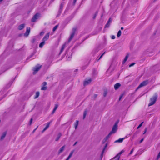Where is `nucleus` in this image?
<instances>
[{
	"label": "nucleus",
	"instance_id": "f257e3e1",
	"mask_svg": "<svg viewBox=\"0 0 160 160\" xmlns=\"http://www.w3.org/2000/svg\"><path fill=\"white\" fill-rule=\"evenodd\" d=\"M157 97L156 96H153L152 98H151L150 100V102L148 104V106H151L154 104L156 102Z\"/></svg>",
	"mask_w": 160,
	"mask_h": 160
},
{
	"label": "nucleus",
	"instance_id": "f03ea898",
	"mask_svg": "<svg viewBox=\"0 0 160 160\" xmlns=\"http://www.w3.org/2000/svg\"><path fill=\"white\" fill-rule=\"evenodd\" d=\"M149 83L148 81L146 80L142 82L138 87L137 89H138L144 86L147 85Z\"/></svg>",
	"mask_w": 160,
	"mask_h": 160
},
{
	"label": "nucleus",
	"instance_id": "7ed1b4c3",
	"mask_svg": "<svg viewBox=\"0 0 160 160\" xmlns=\"http://www.w3.org/2000/svg\"><path fill=\"white\" fill-rule=\"evenodd\" d=\"M40 14L39 13H37L35 14L32 18L31 21L32 22H34L36 21V20L38 19L39 17Z\"/></svg>",
	"mask_w": 160,
	"mask_h": 160
},
{
	"label": "nucleus",
	"instance_id": "20e7f679",
	"mask_svg": "<svg viewBox=\"0 0 160 160\" xmlns=\"http://www.w3.org/2000/svg\"><path fill=\"white\" fill-rule=\"evenodd\" d=\"M41 67V66H37L33 68V70L34 71L33 74H35L39 70Z\"/></svg>",
	"mask_w": 160,
	"mask_h": 160
},
{
	"label": "nucleus",
	"instance_id": "39448f33",
	"mask_svg": "<svg viewBox=\"0 0 160 160\" xmlns=\"http://www.w3.org/2000/svg\"><path fill=\"white\" fill-rule=\"evenodd\" d=\"M117 124L118 123L117 122L112 127V131H111V132L113 133H115L117 131L118 127Z\"/></svg>",
	"mask_w": 160,
	"mask_h": 160
},
{
	"label": "nucleus",
	"instance_id": "423d86ee",
	"mask_svg": "<svg viewBox=\"0 0 160 160\" xmlns=\"http://www.w3.org/2000/svg\"><path fill=\"white\" fill-rule=\"evenodd\" d=\"M76 31V29L75 28H73L72 29V32L71 34L70 37L68 40V42H70L73 38L75 33V31Z\"/></svg>",
	"mask_w": 160,
	"mask_h": 160
},
{
	"label": "nucleus",
	"instance_id": "0eeeda50",
	"mask_svg": "<svg viewBox=\"0 0 160 160\" xmlns=\"http://www.w3.org/2000/svg\"><path fill=\"white\" fill-rule=\"evenodd\" d=\"M52 121H50V122H48L47 123V125L44 128V129L42 131V132L43 133L49 127V125L52 122Z\"/></svg>",
	"mask_w": 160,
	"mask_h": 160
},
{
	"label": "nucleus",
	"instance_id": "6e6552de",
	"mask_svg": "<svg viewBox=\"0 0 160 160\" xmlns=\"http://www.w3.org/2000/svg\"><path fill=\"white\" fill-rule=\"evenodd\" d=\"M49 33H48L45 35V36L43 38L42 41H44V42H45V41H47L49 38Z\"/></svg>",
	"mask_w": 160,
	"mask_h": 160
},
{
	"label": "nucleus",
	"instance_id": "1a4fd4ad",
	"mask_svg": "<svg viewBox=\"0 0 160 160\" xmlns=\"http://www.w3.org/2000/svg\"><path fill=\"white\" fill-rule=\"evenodd\" d=\"M112 19L111 18H109L107 24H106L105 26V28H108L109 27L110 24V23L112 22Z\"/></svg>",
	"mask_w": 160,
	"mask_h": 160
},
{
	"label": "nucleus",
	"instance_id": "9d476101",
	"mask_svg": "<svg viewBox=\"0 0 160 160\" xmlns=\"http://www.w3.org/2000/svg\"><path fill=\"white\" fill-rule=\"evenodd\" d=\"M47 84V83L45 82H44L43 83H42V85H43V86L42 88L41 89L42 90H46L47 89V87H45V86Z\"/></svg>",
	"mask_w": 160,
	"mask_h": 160
},
{
	"label": "nucleus",
	"instance_id": "9b49d317",
	"mask_svg": "<svg viewBox=\"0 0 160 160\" xmlns=\"http://www.w3.org/2000/svg\"><path fill=\"white\" fill-rule=\"evenodd\" d=\"M121 84L119 83H117L114 85V88L115 90L118 89L121 86Z\"/></svg>",
	"mask_w": 160,
	"mask_h": 160
},
{
	"label": "nucleus",
	"instance_id": "f8f14e48",
	"mask_svg": "<svg viewBox=\"0 0 160 160\" xmlns=\"http://www.w3.org/2000/svg\"><path fill=\"white\" fill-rule=\"evenodd\" d=\"M91 82V79H89L88 80H86L84 82V86L87 85L88 84L90 83Z\"/></svg>",
	"mask_w": 160,
	"mask_h": 160
},
{
	"label": "nucleus",
	"instance_id": "ddd939ff",
	"mask_svg": "<svg viewBox=\"0 0 160 160\" xmlns=\"http://www.w3.org/2000/svg\"><path fill=\"white\" fill-rule=\"evenodd\" d=\"M30 32V28L29 27H27V30L25 34V35L26 36H28Z\"/></svg>",
	"mask_w": 160,
	"mask_h": 160
},
{
	"label": "nucleus",
	"instance_id": "4468645a",
	"mask_svg": "<svg viewBox=\"0 0 160 160\" xmlns=\"http://www.w3.org/2000/svg\"><path fill=\"white\" fill-rule=\"evenodd\" d=\"M58 107V104H55L54 108H53V110L52 112V114H53L54 113V112L56 111V110L57 109Z\"/></svg>",
	"mask_w": 160,
	"mask_h": 160
},
{
	"label": "nucleus",
	"instance_id": "2eb2a0df",
	"mask_svg": "<svg viewBox=\"0 0 160 160\" xmlns=\"http://www.w3.org/2000/svg\"><path fill=\"white\" fill-rule=\"evenodd\" d=\"M25 27V24H21L18 26V29L19 30H22Z\"/></svg>",
	"mask_w": 160,
	"mask_h": 160
},
{
	"label": "nucleus",
	"instance_id": "dca6fc26",
	"mask_svg": "<svg viewBox=\"0 0 160 160\" xmlns=\"http://www.w3.org/2000/svg\"><path fill=\"white\" fill-rule=\"evenodd\" d=\"M65 47H66V44L65 43L62 45V47L61 48V49L60 50V52L59 53V54H61L62 53V52L63 51Z\"/></svg>",
	"mask_w": 160,
	"mask_h": 160
},
{
	"label": "nucleus",
	"instance_id": "f3484780",
	"mask_svg": "<svg viewBox=\"0 0 160 160\" xmlns=\"http://www.w3.org/2000/svg\"><path fill=\"white\" fill-rule=\"evenodd\" d=\"M124 139V138H120L118 140H117L115 141V142H119L121 143L122 142Z\"/></svg>",
	"mask_w": 160,
	"mask_h": 160
},
{
	"label": "nucleus",
	"instance_id": "a211bd4d",
	"mask_svg": "<svg viewBox=\"0 0 160 160\" xmlns=\"http://www.w3.org/2000/svg\"><path fill=\"white\" fill-rule=\"evenodd\" d=\"M124 152V150H122L121 152H120L116 156L117 158H120V156L121 154L123 152Z\"/></svg>",
	"mask_w": 160,
	"mask_h": 160
},
{
	"label": "nucleus",
	"instance_id": "6ab92c4d",
	"mask_svg": "<svg viewBox=\"0 0 160 160\" xmlns=\"http://www.w3.org/2000/svg\"><path fill=\"white\" fill-rule=\"evenodd\" d=\"M113 133L111 131L110 132L109 134L104 139V140H105V141H106L109 138V137Z\"/></svg>",
	"mask_w": 160,
	"mask_h": 160
},
{
	"label": "nucleus",
	"instance_id": "aec40b11",
	"mask_svg": "<svg viewBox=\"0 0 160 160\" xmlns=\"http://www.w3.org/2000/svg\"><path fill=\"white\" fill-rule=\"evenodd\" d=\"M113 133L111 131L110 132L109 134L104 139V140H105V141H106L109 138V137Z\"/></svg>",
	"mask_w": 160,
	"mask_h": 160
},
{
	"label": "nucleus",
	"instance_id": "412c9836",
	"mask_svg": "<svg viewBox=\"0 0 160 160\" xmlns=\"http://www.w3.org/2000/svg\"><path fill=\"white\" fill-rule=\"evenodd\" d=\"M63 5H64V3L62 2L60 5V9L59 11V15L61 13L62 9V8Z\"/></svg>",
	"mask_w": 160,
	"mask_h": 160
},
{
	"label": "nucleus",
	"instance_id": "4be33fe9",
	"mask_svg": "<svg viewBox=\"0 0 160 160\" xmlns=\"http://www.w3.org/2000/svg\"><path fill=\"white\" fill-rule=\"evenodd\" d=\"M7 134V132H4L2 135L1 138V140H2L5 137L6 135Z\"/></svg>",
	"mask_w": 160,
	"mask_h": 160
},
{
	"label": "nucleus",
	"instance_id": "5701e85b",
	"mask_svg": "<svg viewBox=\"0 0 160 160\" xmlns=\"http://www.w3.org/2000/svg\"><path fill=\"white\" fill-rule=\"evenodd\" d=\"M74 152V150H73L70 153L69 155L67 158L66 159L67 160H69V159L71 158V157L72 156L73 153Z\"/></svg>",
	"mask_w": 160,
	"mask_h": 160
},
{
	"label": "nucleus",
	"instance_id": "b1692460",
	"mask_svg": "<svg viewBox=\"0 0 160 160\" xmlns=\"http://www.w3.org/2000/svg\"><path fill=\"white\" fill-rule=\"evenodd\" d=\"M128 57L129 55L128 54H127L122 62V63L123 64H124L126 62V61L128 59Z\"/></svg>",
	"mask_w": 160,
	"mask_h": 160
},
{
	"label": "nucleus",
	"instance_id": "393cba45",
	"mask_svg": "<svg viewBox=\"0 0 160 160\" xmlns=\"http://www.w3.org/2000/svg\"><path fill=\"white\" fill-rule=\"evenodd\" d=\"M65 146H62V148H60V150H59V151L58 152V153L60 154L61 153L62 151L64 150V148H65Z\"/></svg>",
	"mask_w": 160,
	"mask_h": 160
},
{
	"label": "nucleus",
	"instance_id": "a878e982",
	"mask_svg": "<svg viewBox=\"0 0 160 160\" xmlns=\"http://www.w3.org/2000/svg\"><path fill=\"white\" fill-rule=\"evenodd\" d=\"M45 44V42L44 41H42V42H41L40 44L39 45V47L40 48H42L43 45Z\"/></svg>",
	"mask_w": 160,
	"mask_h": 160
},
{
	"label": "nucleus",
	"instance_id": "bb28decb",
	"mask_svg": "<svg viewBox=\"0 0 160 160\" xmlns=\"http://www.w3.org/2000/svg\"><path fill=\"white\" fill-rule=\"evenodd\" d=\"M78 121L77 120L74 123V126L75 129H76L78 124Z\"/></svg>",
	"mask_w": 160,
	"mask_h": 160
},
{
	"label": "nucleus",
	"instance_id": "cd10ccee",
	"mask_svg": "<svg viewBox=\"0 0 160 160\" xmlns=\"http://www.w3.org/2000/svg\"><path fill=\"white\" fill-rule=\"evenodd\" d=\"M107 146H108V144L107 143H106L105 145V146H104L103 149V150H102V154H103V153H104V151L105 150V149H106V148H107Z\"/></svg>",
	"mask_w": 160,
	"mask_h": 160
},
{
	"label": "nucleus",
	"instance_id": "c85d7f7f",
	"mask_svg": "<svg viewBox=\"0 0 160 160\" xmlns=\"http://www.w3.org/2000/svg\"><path fill=\"white\" fill-rule=\"evenodd\" d=\"M39 95V92H37L36 93V95L34 97V98H37Z\"/></svg>",
	"mask_w": 160,
	"mask_h": 160
},
{
	"label": "nucleus",
	"instance_id": "c756f323",
	"mask_svg": "<svg viewBox=\"0 0 160 160\" xmlns=\"http://www.w3.org/2000/svg\"><path fill=\"white\" fill-rule=\"evenodd\" d=\"M61 136V133H59L58 134V137L56 139L55 141H58Z\"/></svg>",
	"mask_w": 160,
	"mask_h": 160
},
{
	"label": "nucleus",
	"instance_id": "7c9ffc66",
	"mask_svg": "<svg viewBox=\"0 0 160 160\" xmlns=\"http://www.w3.org/2000/svg\"><path fill=\"white\" fill-rule=\"evenodd\" d=\"M121 31L120 30H119L118 32L117 35V37H120L121 35Z\"/></svg>",
	"mask_w": 160,
	"mask_h": 160
},
{
	"label": "nucleus",
	"instance_id": "2f4dec72",
	"mask_svg": "<svg viewBox=\"0 0 160 160\" xmlns=\"http://www.w3.org/2000/svg\"><path fill=\"white\" fill-rule=\"evenodd\" d=\"M87 113V111L85 110L83 113V119H84L85 118Z\"/></svg>",
	"mask_w": 160,
	"mask_h": 160
},
{
	"label": "nucleus",
	"instance_id": "473e14b6",
	"mask_svg": "<svg viewBox=\"0 0 160 160\" xmlns=\"http://www.w3.org/2000/svg\"><path fill=\"white\" fill-rule=\"evenodd\" d=\"M58 27V25H56L53 28V31L54 32L57 29Z\"/></svg>",
	"mask_w": 160,
	"mask_h": 160
},
{
	"label": "nucleus",
	"instance_id": "72a5a7b5",
	"mask_svg": "<svg viewBox=\"0 0 160 160\" xmlns=\"http://www.w3.org/2000/svg\"><path fill=\"white\" fill-rule=\"evenodd\" d=\"M107 93H108V92L107 90L104 91V92L103 94V96L104 97H105L106 96V95L107 94Z\"/></svg>",
	"mask_w": 160,
	"mask_h": 160
},
{
	"label": "nucleus",
	"instance_id": "f704fd0d",
	"mask_svg": "<svg viewBox=\"0 0 160 160\" xmlns=\"http://www.w3.org/2000/svg\"><path fill=\"white\" fill-rule=\"evenodd\" d=\"M144 122H142L139 125L138 127L137 128V129H139L142 126V124Z\"/></svg>",
	"mask_w": 160,
	"mask_h": 160
},
{
	"label": "nucleus",
	"instance_id": "c9c22d12",
	"mask_svg": "<svg viewBox=\"0 0 160 160\" xmlns=\"http://www.w3.org/2000/svg\"><path fill=\"white\" fill-rule=\"evenodd\" d=\"M36 41V39L34 38H33L32 39V40H31V42L32 43H34Z\"/></svg>",
	"mask_w": 160,
	"mask_h": 160
},
{
	"label": "nucleus",
	"instance_id": "e433bc0d",
	"mask_svg": "<svg viewBox=\"0 0 160 160\" xmlns=\"http://www.w3.org/2000/svg\"><path fill=\"white\" fill-rule=\"evenodd\" d=\"M105 52H104L100 56L99 59L97 60L98 61L99 60L102 58V56L104 55V54L105 53Z\"/></svg>",
	"mask_w": 160,
	"mask_h": 160
},
{
	"label": "nucleus",
	"instance_id": "4c0bfd02",
	"mask_svg": "<svg viewBox=\"0 0 160 160\" xmlns=\"http://www.w3.org/2000/svg\"><path fill=\"white\" fill-rule=\"evenodd\" d=\"M138 132H135L134 134H133V138H134V137H135V136H136L137 134H138Z\"/></svg>",
	"mask_w": 160,
	"mask_h": 160
},
{
	"label": "nucleus",
	"instance_id": "58836bf2",
	"mask_svg": "<svg viewBox=\"0 0 160 160\" xmlns=\"http://www.w3.org/2000/svg\"><path fill=\"white\" fill-rule=\"evenodd\" d=\"M97 14H98V12H96L95 13L94 15V16H93V19H94L96 18V16L97 15Z\"/></svg>",
	"mask_w": 160,
	"mask_h": 160
},
{
	"label": "nucleus",
	"instance_id": "ea45409f",
	"mask_svg": "<svg viewBox=\"0 0 160 160\" xmlns=\"http://www.w3.org/2000/svg\"><path fill=\"white\" fill-rule=\"evenodd\" d=\"M133 151H134V149L133 148L132 149V150L130 151V153L128 154V155H130L133 153Z\"/></svg>",
	"mask_w": 160,
	"mask_h": 160
},
{
	"label": "nucleus",
	"instance_id": "a19ab883",
	"mask_svg": "<svg viewBox=\"0 0 160 160\" xmlns=\"http://www.w3.org/2000/svg\"><path fill=\"white\" fill-rule=\"evenodd\" d=\"M147 129H148V128H145L144 130V132L143 133V134H144L146 133V132L147 131Z\"/></svg>",
	"mask_w": 160,
	"mask_h": 160
},
{
	"label": "nucleus",
	"instance_id": "79ce46f5",
	"mask_svg": "<svg viewBox=\"0 0 160 160\" xmlns=\"http://www.w3.org/2000/svg\"><path fill=\"white\" fill-rule=\"evenodd\" d=\"M113 159H114V160H119V158H117L115 156L113 158Z\"/></svg>",
	"mask_w": 160,
	"mask_h": 160
},
{
	"label": "nucleus",
	"instance_id": "37998d69",
	"mask_svg": "<svg viewBox=\"0 0 160 160\" xmlns=\"http://www.w3.org/2000/svg\"><path fill=\"white\" fill-rule=\"evenodd\" d=\"M135 64V63L133 62L131 64L129 65V67H130L133 66Z\"/></svg>",
	"mask_w": 160,
	"mask_h": 160
},
{
	"label": "nucleus",
	"instance_id": "c03bdc74",
	"mask_svg": "<svg viewBox=\"0 0 160 160\" xmlns=\"http://www.w3.org/2000/svg\"><path fill=\"white\" fill-rule=\"evenodd\" d=\"M158 65H155V66H154L153 67V68H158ZM158 70V69H156L155 70V71H157Z\"/></svg>",
	"mask_w": 160,
	"mask_h": 160
},
{
	"label": "nucleus",
	"instance_id": "a18cd8bd",
	"mask_svg": "<svg viewBox=\"0 0 160 160\" xmlns=\"http://www.w3.org/2000/svg\"><path fill=\"white\" fill-rule=\"evenodd\" d=\"M160 158V152L158 153V155L157 157V159H158Z\"/></svg>",
	"mask_w": 160,
	"mask_h": 160
},
{
	"label": "nucleus",
	"instance_id": "49530a36",
	"mask_svg": "<svg viewBox=\"0 0 160 160\" xmlns=\"http://www.w3.org/2000/svg\"><path fill=\"white\" fill-rule=\"evenodd\" d=\"M44 34V32H40V35L41 36H42Z\"/></svg>",
	"mask_w": 160,
	"mask_h": 160
},
{
	"label": "nucleus",
	"instance_id": "de8ad7c7",
	"mask_svg": "<svg viewBox=\"0 0 160 160\" xmlns=\"http://www.w3.org/2000/svg\"><path fill=\"white\" fill-rule=\"evenodd\" d=\"M111 38L112 39H114L115 38V37L114 35H112V36Z\"/></svg>",
	"mask_w": 160,
	"mask_h": 160
},
{
	"label": "nucleus",
	"instance_id": "09e8293b",
	"mask_svg": "<svg viewBox=\"0 0 160 160\" xmlns=\"http://www.w3.org/2000/svg\"><path fill=\"white\" fill-rule=\"evenodd\" d=\"M32 118H31L30 120V124H31L32 122Z\"/></svg>",
	"mask_w": 160,
	"mask_h": 160
},
{
	"label": "nucleus",
	"instance_id": "8fccbe9b",
	"mask_svg": "<svg viewBox=\"0 0 160 160\" xmlns=\"http://www.w3.org/2000/svg\"><path fill=\"white\" fill-rule=\"evenodd\" d=\"M144 138H142L141 140L140 141V142L141 143L143 140Z\"/></svg>",
	"mask_w": 160,
	"mask_h": 160
},
{
	"label": "nucleus",
	"instance_id": "3c124183",
	"mask_svg": "<svg viewBox=\"0 0 160 160\" xmlns=\"http://www.w3.org/2000/svg\"><path fill=\"white\" fill-rule=\"evenodd\" d=\"M76 1H77V0H74L73 3L74 4H75V3L76 2Z\"/></svg>",
	"mask_w": 160,
	"mask_h": 160
},
{
	"label": "nucleus",
	"instance_id": "603ef678",
	"mask_svg": "<svg viewBox=\"0 0 160 160\" xmlns=\"http://www.w3.org/2000/svg\"><path fill=\"white\" fill-rule=\"evenodd\" d=\"M122 95H121V96L120 97H119V100H120V99H121V98H122Z\"/></svg>",
	"mask_w": 160,
	"mask_h": 160
},
{
	"label": "nucleus",
	"instance_id": "864d4df0",
	"mask_svg": "<svg viewBox=\"0 0 160 160\" xmlns=\"http://www.w3.org/2000/svg\"><path fill=\"white\" fill-rule=\"evenodd\" d=\"M77 143V142H76L74 144H73V146H75L76 144Z\"/></svg>",
	"mask_w": 160,
	"mask_h": 160
},
{
	"label": "nucleus",
	"instance_id": "5fc2aeb1",
	"mask_svg": "<svg viewBox=\"0 0 160 160\" xmlns=\"http://www.w3.org/2000/svg\"><path fill=\"white\" fill-rule=\"evenodd\" d=\"M106 141H105V140H104V139L102 141V143H104Z\"/></svg>",
	"mask_w": 160,
	"mask_h": 160
},
{
	"label": "nucleus",
	"instance_id": "6e6d98bb",
	"mask_svg": "<svg viewBox=\"0 0 160 160\" xmlns=\"http://www.w3.org/2000/svg\"><path fill=\"white\" fill-rule=\"evenodd\" d=\"M97 94H95L94 95V96L95 98H96L97 97Z\"/></svg>",
	"mask_w": 160,
	"mask_h": 160
},
{
	"label": "nucleus",
	"instance_id": "4d7b16f0",
	"mask_svg": "<svg viewBox=\"0 0 160 160\" xmlns=\"http://www.w3.org/2000/svg\"><path fill=\"white\" fill-rule=\"evenodd\" d=\"M124 29L123 28V27H122L121 28V29L122 30H123Z\"/></svg>",
	"mask_w": 160,
	"mask_h": 160
},
{
	"label": "nucleus",
	"instance_id": "13d9d810",
	"mask_svg": "<svg viewBox=\"0 0 160 160\" xmlns=\"http://www.w3.org/2000/svg\"><path fill=\"white\" fill-rule=\"evenodd\" d=\"M78 70V69H76L75 70V72H76V71H77Z\"/></svg>",
	"mask_w": 160,
	"mask_h": 160
},
{
	"label": "nucleus",
	"instance_id": "bf43d9fd",
	"mask_svg": "<svg viewBox=\"0 0 160 160\" xmlns=\"http://www.w3.org/2000/svg\"><path fill=\"white\" fill-rule=\"evenodd\" d=\"M3 0H0V2H2L3 1Z\"/></svg>",
	"mask_w": 160,
	"mask_h": 160
},
{
	"label": "nucleus",
	"instance_id": "052dcab7",
	"mask_svg": "<svg viewBox=\"0 0 160 160\" xmlns=\"http://www.w3.org/2000/svg\"><path fill=\"white\" fill-rule=\"evenodd\" d=\"M36 129H35L34 130L33 132H34V131H35V130H36Z\"/></svg>",
	"mask_w": 160,
	"mask_h": 160
}]
</instances>
